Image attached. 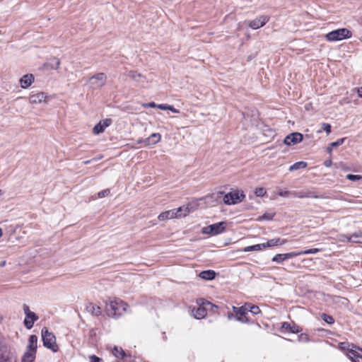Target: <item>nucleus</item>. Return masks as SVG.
Wrapping results in <instances>:
<instances>
[{
  "label": "nucleus",
  "instance_id": "obj_53",
  "mask_svg": "<svg viewBox=\"0 0 362 362\" xmlns=\"http://www.w3.org/2000/svg\"><path fill=\"white\" fill-rule=\"evenodd\" d=\"M332 147H333V146H328V147H327V151H328V153H332Z\"/></svg>",
  "mask_w": 362,
  "mask_h": 362
},
{
  "label": "nucleus",
  "instance_id": "obj_52",
  "mask_svg": "<svg viewBox=\"0 0 362 362\" xmlns=\"http://www.w3.org/2000/svg\"><path fill=\"white\" fill-rule=\"evenodd\" d=\"M358 95L359 97L362 98V87L358 88Z\"/></svg>",
  "mask_w": 362,
  "mask_h": 362
},
{
  "label": "nucleus",
  "instance_id": "obj_55",
  "mask_svg": "<svg viewBox=\"0 0 362 362\" xmlns=\"http://www.w3.org/2000/svg\"><path fill=\"white\" fill-rule=\"evenodd\" d=\"M6 265V261H1L0 262V267H3Z\"/></svg>",
  "mask_w": 362,
  "mask_h": 362
},
{
  "label": "nucleus",
  "instance_id": "obj_14",
  "mask_svg": "<svg viewBox=\"0 0 362 362\" xmlns=\"http://www.w3.org/2000/svg\"><path fill=\"white\" fill-rule=\"evenodd\" d=\"M112 122L111 119L107 118L100 121L93 129L94 134H100L103 133L105 129L108 127Z\"/></svg>",
  "mask_w": 362,
  "mask_h": 362
},
{
  "label": "nucleus",
  "instance_id": "obj_29",
  "mask_svg": "<svg viewBox=\"0 0 362 362\" xmlns=\"http://www.w3.org/2000/svg\"><path fill=\"white\" fill-rule=\"evenodd\" d=\"M266 248L264 243L257 244L245 247V252L259 251Z\"/></svg>",
  "mask_w": 362,
  "mask_h": 362
},
{
  "label": "nucleus",
  "instance_id": "obj_33",
  "mask_svg": "<svg viewBox=\"0 0 362 362\" xmlns=\"http://www.w3.org/2000/svg\"><path fill=\"white\" fill-rule=\"evenodd\" d=\"M274 214H274V213H264L262 216H259L257 218V221H263V220L271 221L273 219Z\"/></svg>",
  "mask_w": 362,
  "mask_h": 362
},
{
  "label": "nucleus",
  "instance_id": "obj_12",
  "mask_svg": "<svg viewBox=\"0 0 362 362\" xmlns=\"http://www.w3.org/2000/svg\"><path fill=\"white\" fill-rule=\"evenodd\" d=\"M302 330H303V329L294 322L290 323V322H284L281 324V332L284 333V334H286V333L296 334V333L301 332Z\"/></svg>",
  "mask_w": 362,
  "mask_h": 362
},
{
  "label": "nucleus",
  "instance_id": "obj_39",
  "mask_svg": "<svg viewBox=\"0 0 362 362\" xmlns=\"http://www.w3.org/2000/svg\"><path fill=\"white\" fill-rule=\"evenodd\" d=\"M277 194L280 197H287L291 194L293 195V192H291L288 190L279 189L277 192Z\"/></svg>",
  "mask_w": 362,
  "mask_h": 362
},
{
  "label": "nucleus",
  "instance_id": "obj_36",
  "mask_svg": "<svg viewBox=\"0 0 362 362\" xmlns=\"http://www.w3.org/2000/svg\"><path fill=\"white\" fill-rule=\"evenodd\" d=\"M346 178L351 181L362 180V175L348 174Z\"/></svg>",
  "mask_w": 362,
  "mask_h": 362
},
{
  "label": "nucleus",
  "instance_id": "obj_32",
  "mask_svg": "<svg viewBox=\"0 0 362 362\" xmlns=\"http://www.w3.org/2000/svg\"><path fill=\"white\" fill-rule=\"evenodd\" d=\"M247 307L248 308V311L252 313L253 315L259 314L261 311L257 305L247 304Z\"/></svg>",
  "mask_w": 362,
  "mask_h": 362
},
{
  "label": "nucleus",
  "instance_id": "obj_28",
  "mask_svg": "<svg viewBox=\"0 0 362 362\" xmlns=\"http://www.w3.org/2000/svg\"><path fill=\"white\" fill-rule=\"evenodd\" d=\"M228 317L229 320L234 318L235 320L240 322L242 323H250V320L248 319V317L246 316V315L234 316V315L233 313H230V314H228Z\"/></svg>",
  "mask_w": 362,
  "mask_h": 362
},
{
  "label": "nucleus",
  "instance_id": "obj_17",
  "mask_svg": "<svg viewBox=\"0 0 362 362\" xmlns=\"http://www.w3.org/2000/svg\"><path fill=\"white\" fill-rule=\"evenodd\" d=\"M38 319V316L35 313H28L24 319V325L28 329H31L33 327L34 322Z\"/></svg>",
  "mask_w": 362,
  "mask_h": 362
},
{
  "label": "nucleus",
  "instance_id": "obj_47",
  "mask_svg": "<svg viewBox=\"0 0 362 362\" xmlns=\"http://www.w3.org/2000/svg\"><path fill=\"white\" fill-rule=\"evenodd\" d=\"M89 360L90 362H100L101 358L95 355H92L89 356Z\"/></svg>",
  "mask_w": 362,
  "mask_h": 362
},
{
  "label": "nucleus",
  "instance_id": "obj_38",
  "mask_svg": "<svg viewBox=\"0 0 362 362\" xmlns=\"http://www.w3.org/2000/svg\"><path fill=\"white\" fill-rule=\"evenodd\" d=\"M272 261L275 262H277V263L283 262L284 261H285L284 254H277V255H276L272 258Z\"/></svg>",
  "mask_w": 362,
  "mask_h": 362
},
{
  "label": "nucleus",
  "instance_id": "obj_9",
  "mask_svg": "<svg viewBox=\"0 0 362 362\" xmlns=\"http://www.w3.org/2000/svg\"><path fill=\"white\" fill-rule=\"evenodd\" d=\"M107 76L104 73H98L89 78L88 81L93 89L100 88L106 83Z\"/></svg>",
  "mask_w": 362,
  "mask_h": 362
},
{
  "label": "nucleus",
  "instance_id": "obj_56",
  "mask_svg": "<svg viewBox=\"0 0 362 362\" xmlns=\"http://www.w3.org/2000/svg\"><path fill=\"white\" fill-rule=\"evenodd\" d=\"M2 235V230L0 228V237Z\"/></svg>",
  "mask_w": 362,
  "mask_h": 362
},
{
  "label": "nucleus",
  "instance_id": "obj_24",
  "mask_svg": "<svg viewBox=\"0 0 362 362\" xmlns=\"http://www.w3.org/2000/svg\"><path fill=\"white\" fill-rule=\"evenodd\" d=\"M233 310L235 315V316L244 315H247L248 308L247 307V304L241 307L233 306Z\"/></svg>",
  "mask_w": 362,
  "mask_h": 362
},
{
  "label": "nucleus",
  "instance_id": "obj_16",
  "mask_svg": "<svg viewBox=\"0 0 362 362\" xmlns=\"http://www.w3.org/2000/svg\"><path fill=\"white\" fill-rule=\"evenodd\" d=\"M161 139V136L158 133H153L149 137L142 140H139L138 143L141 144L144 143L145 146H148L151 144H156L160 141Z\"/></svg>",
  "mask_w": 362,
  "mask_h": 362
},
{
  "label": "nucleus",
  "instance_id": "obj_34",
  "mask_svg": "<svg viewBox=\"0 0 362 362\" xmlns=\"http://www.w3.org/2000/svg\"><path fill=\"white\" fill-rule=\"evenodd\" d=\"M321 317L325 322H326L327 323H328L329 325H332L334 322V320L333 317L331 315H327L325 313H322L321 315Z\"/></svg>",
  "mask_w": 362,
  "mask_h": 362
},
{
  "label": "nucleus",
  "instance_id": "obj_5",
  "mask_svg": "<svg viewBox=\"0 0 362 362\" xmlns=\"http://www.w3.org/2000/svg\"><path fill=\"white\" fill-rule=\"evenodd\" d=\"M351 37V32L346 28H339L328 33L326 35L327 41H339L344 39L350 38Z\"/></svg>",
  "mask_w": 362,
  "mask_h": 362
},
{
  "label": "nucleus",
  "instance_id": "obj_23",
  "mask_svg": "<svg viewBox=\"0 0 362 362\" xmlns=\"http://www.w3.org/2000/svg\"><path fill=\"white\" fill-rule=\"evenodd\" d=\"M346 238L348 242L362 243V232L355 233L350 236H346Z\"/></svg>",
  "mask_w": 362,
  "mask_h": 362
},
{
  "label": "nucleus",
  "instance_id": "obj_6",
  "mask_svg": "<svg viewBox=\"0 0 362 362\" xmlns=\"http://www.w3.org/2000/svg\"><path fill=\"white\" fill-rule=\"evenodd\" d=\"M339 348L341 350H346L347 356L352 359L354 358H362V349L354 344H350L348 341L341 342Z\"/></svg>",
  "mask_w": 362,
  "mask_h": 362
},
{
  "label": "nucleus",
  "instance_id": "obj_41",
  "mask_svg": "<svg viewBox=\"0 0 362 362\" xmlns=\"http://www.w3.org/2000/svg\"><path fill=\"white\" fill-rule=\"evenodd\" d=\"M266 192V189L264 187L257 188L255 191V194L257 197H263Z\"/></svg>",
  "mask_w": 362,
  "mask_h": 362
},
{
  "label": "nucleus",
  "instance_id": "obj_21",
  "mask_svg": "<svg viewBox=\"0 0 362 362\" xmlns=\"http://www.w3.org/2000/svg\"><path fill=\"white\" fill-rule=\"evenodd\" d=\"M286 243V240H285V239L282 240V239L278 238L269 240L267 243H264V245H266V247H272L274 246L282 245L285 244Z\"/></svg>",
  "mask_w": 362,
  "mask_h": 362
},
{
  "label": "nucleus",
  "instance_id": "obj_44",
  "mask_svg": "<svg viewBox=\"0 0 362 362\" xmlns=\"http://www.w3.org/2000/svg\"><path fill=\"white\" fill-rule=\"evenodd\" d=\"M322 129L324 130L327 134L331 132V125L328 123H322Z\"/></svg>",
  "mask_w": 362,
  "mask_h": 362
},
{
  "label": "nucleus",
  "instance_id": "obj_50",
  "mask_svg": "<svg viewBox=\"0 0 362 362\" xmlns=\"http://www.w3.org/2000/svg\"><path fill=\"white\" fill-rule=\"evenodd\" d=\"M168 110H170L171 112L174 113H178L180 111L177 109H175L173 106L169 105L168 106Z\"/></svg>",
  "mask_w": 362,
  "mask_h": 362
},
{
  "label": "nucleus",
  "instance_id": "obj_19",
  "mask_svg": "<svg viewBox=\"0 0 362 362\" xmlns=\"http://www.w3.org/2000/svg\"><path fill=\"white\" fill-rule=\"evenodd\" d=\"M86 310L93 316H99L102 313L101 308L92 303H89L86 305Z\"/></svg>",
  "mask_w": 362,
  "mask_h": 362
},
{
  "label": "nucleus",
  "instance_id": "obj_43",
  "mask_svg": "<svg viewBox=\"0 0 362 362\" xmlns=\"http://www.w3.org/2000/svg\"><path fill=\"white\" fill-rule=\"evenodd\" d=\"M345 139H346L345 138L339 139L336 141L332 142L329 144V146H333V147H338L344 143Z\"/></svg>",
  "mask_w": 362,
  "mask_h": 362
},
{
  "label": "nucleus",
  "instance_id": "obj_25",
  "mask_svg": "<svg viewBox=\"0 0 362 362\" xmlns=\"http://www.w3.org/2000/svg\"><path fill=\"white\" fill-rule=\"evenodd\" d=\"M42 339H56L57 336L49 332L47 327H43L41 330Z\"/></svg>",
  "mask_w": 362,
  "mask_h": 362
},
{
  "label": "nucleus",
  "instance_id": "obj_54",
  "mask_svg": "<svg viewBox=\"0 0 362 362\" xmlns=\"http://www.w3.org/2000/svg\"><path fill=\"white\" fill-rule=\"evenodd\" d=\"M28 339H37V337L35 335H30Z\"/></svg>",
  "mask_w": 362,
  "mask_h": 362
},
{
  "label": "nucleus",
  "instance_id": "obj_3",
  "mask_svg": "<svg viewBox=\"0 0 362 362\" xmlns=\"http://www.w3.org/2000/svg\"><path fill=\"white\" fill-rule=\"evenodd\" d=\"M190 212L189 206H180L175 209L164 211L158 216V218L160 221L166 219H170L173 218H179L182 216H186Z\"/></svg>",
  "mask_w": 362,
  "mask_h": 362
},
{
  "label": "nucleus",
  "instance_id": "obj_7",
  "mask_svg": "<svg viewBox=\"0 0 362 362\" xmlns=\"http://www.w3.org/2000/svg\"><path fill=\"white\" fill-rule=\"evenodd\" d=\"M37 341H30L27 349L22 356L21 362H33L35 359Z\"/></svg>",
  "mask_w": 362,
  "mask_h": 362
},
{
  "label": "nucleus",
  "instance_id": "obj_20",
  "mask_svg": "<svg viewBox=\"0 0 362 362\" xmlns=\"http://www.w3.org/2000/svg\"><path fill=\"white\" fill-rule=\"evenodd\" d=\"M124 74L129 76L136 82H144V80L145 79V77L142 74L134 70L127 71Z\"/></svg>",
  "mask_w": 362,
  "mask_h": 362
},
{
  "label": "nucleus",
  "instance_id": "obj_51",
  "mask_svg": "<svg viewBox=\"0 0 362 362\" xmlns=\"http://www.w3.org/2000/svg\"><path fill=\"white\" fill-rule=\"evenodd\" d=\"M324 165L326 166V167H330L331 165H332V160H326L325 162H324Z\"/></svg>",
  "mask_w": 362,
  "mask_h": 362
},
{
  "label": "nucleus",
  "instance_id": "obj_30",
  "mask_svg": "<svg viewBox=\"0 0 362 362\" xmlns=\"http://www.w3.org/2000/svg\"><path fill=\"white\" fill-rule=\"evenodd\" d=\"M44 346L54 352H57L59 349V346L56 341H43Z\"/></svg>",
  "mask_w": 362,
  "mask_h": 362
},
{
  "label": "nucleus",
  "instance_id": "obj_10",
  "mask_svg": "<svg viewBox=\"0 0 362 362\" xmlns=\"http://www.w3.org/2000/svg\"><path fill=\"white\" fill-rule=\"evenodd\" d=\"M226 223L221 221L214 224H211L207 227L202 228V233L210 235H218L223 233L226 229Z\"/></svg>",
  "mask_w": 362,
  "mask_h": 362
},
{
  "label": "nucleus",
  "instance_id": "obj_11",
  "mask_svg": "<svg viewBox=\"0 0 362 362\" xmlns=\"http://www.w3.org/2000/svg\"><path fill=\"white\" fill-rule=\"evenodd\" d=\"M49 98L50 97L44 92H33L29 96V101L31 104L47 103L49 100Z\"/></svg>",
  "mask_w": 362,
  "mask_h": 362
},
{
  "label": "nucleus",
  "instance_id": "obj_8",
  "mask_svg": "<svg viewBox=\"0 0 362 362\" xmlns=\"http://www.w3.org/2000/svg\"><path fill=\"white\" fill-rule=\"evenodd\" d=\"M15 359L11 349L0 341V362H13Z\"/></svg>",
  "mask_w": 362,
  "mask_h": 362
},
{
  "label": "nucleus",
  "instance_id": "obj_37",
  "mask_svg": "<svg viewBox=\"0 0 362 362\" xmlns=\"http://www.w3.org/2000/svg\"><path fill=\"white\" fill-rule=\"evenodd\" d=\"M319 251H320V250L317 249V248H313V249H309V250H307L300 251V252H299V254H300V255H302L316 254Z\"/></svg>",
  "mask_w": 362,
  "mask_h": 362
},
{
  "label": "nucleus",
  "instance_id": "obj_15",
  "mask_svg": "<svg viewBox=\"0 0 362 362\" xmlns=\"http://www.w3.org/2000/svg\"><path fill=\"white\" fill-rule=\"evenodd\" d=\"M269 20V18L267 16H261L251 21L248 25L250 28L257 30L264 25Z\"/></svg>",
  "mask_w": 362,
  "mask_h": 362
},
{
  "label": "nucleus",
  "instance_id": "obj_26",
  "mask_svg": "<svg viewBox=\"0 0 362 362\" xmlns=\"http://www.w3.org/2000/svg\"><path fill=\"white\" fill-rule=\"evenodd\" d=\"M293 196L297 197L298 198H311L312 197V198H315V199H319V198L322 197L320 196L314 194L313 193H311V192L305 193V192H293Z\"/></svg>",
  "mask_w": 362,
  "mask_h": 362
},
{
  "label": "nucleus",
  "instance_id": "obj_18",
  "mask_svg": "<svg viewBox=\"0 0 362 362\" xmlns=\"http://www.w3.org/2000/svg\"><path fill=\"white\" fill-rule=\"evenodd\" d=\"M34 81V76L32 74H25L20 79L21 86L23 88H28Z\"/></svg>",
  "mask_w": 362,
  "mask_h": 362
},
{
  "label": "nucleus",
  "instance_id": "obj_49",
  "mask_svg": "<svg viewBox=\"0 0 362 362\" xmlns=\"http://www.w3.org/2000/svg\"><path fill=\"white\" fill-rule=\"evenodd\" d=\"M144 107H157L158 105H156L154 102L145 103L143 105Z\"/></svg>",
  "mask_w": 362,
  "mask_h": 362
},
{
  "label": "nucleus",
  "instance_id": "obj_2",
  "mask_svg": "<svg viewBox=\"0 0 362 362\" xmlns=\"http://www.w3.org/2000/svg\"><path fill=\"white\" fill-rule=\"evenodd\" d=\"M198 303L199 306L197 308H194L192 310L193 316L198 320L205 317L207 315L208 310H210L212 312H214V308H218L211 302L204 299H200Z\"/></svg>",
  "mask_w": 362,
  "mask_h": 362
},
{
  "label": "nucleus",
  "instance_id": "obj_31",
  "mask_svg": "<svg viewBox=\"0 0 362 362\" xmlns=\"http://www.w3.org/2000/svg\"><path fill=\"white\" fill-rule=\"evenodd\" d=\"M112 353L118 358H123L126 356L124 351L122 348L115 347Z\"/></svg>",
  "mask_w": 362,
  "mask_h": 362
},
{
  "label": "nucleus",
  "instance_id": "obj_42",
  "mask_svg": "<svg viewBox=\"0 0 362 362\" xmlns=\"http://www.w3.org/2000/svg\"><path fill=\"white\" fill-rule=\"evenodd\" d=\"M110 194V189H103V190L99 192L98 194V198H103V197L109 196Z\"/></svg>",
  "mask_w": 362,
  "mask_h": 362
},
{
  "label": "nucleus",
  "instance_id": "obj_40",
  "mask_svg": "<svg viewBox=\"0 0 362 362\" xmlns=\"http://www.w3.org/2000/svg\"><path fill=\"white\" fill-rule=\"evenodd\" d=\"M284 259L286 260L288 259H291V258H293L297 256H299V255H300V254H299V252H291L285 253V254H284Z\"/></svg>",
  "mask_w": 362,
  "mask_h": 362
},
{
  "label": "nucleus",
  "instance_id": "obj_46",
  "mask_svg": "<svg viewBox=\"0 0 362 362\" xmlns=\"http://www.w3.org/2000/svg\"><path fill=\"white\" fill-rule=\"evenodd\" d=\"M23 311H24V313L26 315H28V313H33V312H32L30 310V308L28 305L26 304H23Z\"/></svg>",
  "mask_w": 362,
  "mask_h": 362
},
{
  "label": "nucleus",
  "instance_id": "obj_1",
  "mask_svg": "<svg viewBox=\"0 0 362 362\" xmlns=\"http://www.w3.org/2000/svg\"><path fill=\"white\" fill-rule=\"evenodd\" d=\"M127 304L119 298L110 300L106 303L105 312L109 317H118L126 311Z\"/></svg>",
  "mask_w": 362,
  "mask_h": 362
},
{
  "label": "nucleus",
  "instance_id": "obj_13",
  "mask_svg": "<svg viewBox=\"0 0 362 362\" xmlns=\"http://www.w3.org/2000/svg\"><path fill=\"white\" fill-rule=\"evenodd\" d=\"M303 140V135L298 132L291 133L285 137L284 144L291 146L300 142Z\"/></svg>",
  "mask_w": 362,
  "mask_h": 362
},
{
  "label": "nucleus",
  "instance_id": "obj_35",
  "mask_svg": "<svg viewBox=\"0 0 362 362\" xmlns=\"http://www.w3.org/2000/svg\"><path fill=\"white\" fill-rule=\"evenodd\" d=\"M60 61L58 58H53L51 62V68L52 69H57L59 68Z\"/></svg>",
  "mask_w": 362,
  "mask_h": 362
},
{
  "label": "nucleus",
  "instance_id": "obj_27",
  "mask_svg": "<svg viewBox=\"0 0 362 362\" xmlns=\"http://www.w3.org/2000/svg\"><path fill=\"white\" fill-rule=\"evenodd\" d=\"M308 166V163L305 161H298L293 164L289 167V171H296L299 169L305 168Z\"/></svg>",
  "mask_w": 362,
  "mask_h": 362
},
{
  "label": "nucleus",
  "instance_id": "obj_22",
  "mask_svg": "<svg viewBox=\"0 0 362 362\" xmlns=\"http://www.w3.org/2000/svg\"><path fill=\"white\" fill-rule=\"evenodd\" d=\"M199 277L205 280H213L216 276V273L214 270L202 271L199 274Z\"/></svg>",
  "mask_w": 362,
  "mask_h": 362
},
{
  "label": "nucleus",
  "instance_id": "obj_4",
  "mask_svg": "<svg viewBox=\"0 0 362 362\" xmlns=\"http://www.w3.org/2000/svg\"><path fill=\"white\" fill-rule=\"evenodd\" d=\"M222 197L226 204L231 205L240 202L245 197V194L240 193L238 191L230 192L225 194L223 192H217L216 198L221 199Z\"/></svg>",
  "mask_w": 362,
  "mask_h": 362
},
{
  "label": "nucleus",
  "instance_id": "obj_48",
  "mask_svg": "<svg viewBox=\"0 0 362 362\" xmlns=\"http://www.w3.org/2000/svg\"><path fill=\"white\" fill-rule=\"evenodd\" d=\"M169 105L167 104H159L157 106V108L163 110H167L168 109Z\"/></svg>",
  "mask_w": 362,
  "mask_h": 362
},
{
  "label": "nucleus",
  "instance_id": "obj_45",
  "mask_svg": "<svg viewBox=\"0 0 362 362\" xmlns=\"http://www.w3.org/2000/svg\"><path fill=\"white\" fill-rule=\"evenodd\" d=\"M89 334H90V338H96V337H98V334H99V332L97 329H91V330H90Z\"/></svg>",
  "mask_w": 362,
  "mask_h": 362
},
{
  "label": "nucleus",
  "instance_id": "obj_57",
  "mask_svg": "<svg viewBox=\"0 0 362 362\" xmlns=\"http://www.w3.org/2000/svg\"><path fill=\"white\" fill-rule=\"evenodd\" d=\"M3 194V192L1 190H0V196Z\"/></svg>",
  "mask_w": 362,
  "mask_h": 362
}]
</instances>
